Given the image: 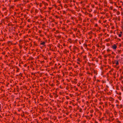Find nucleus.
<instances>
[{"instance_id": "obj_23", "label": "nucleus", "mask_w": 123, "mask_h": 123, "mask_svg": "<svg viewBox=\"0 0 123 123\" xmlns=\"http://www.w3.org/2000/svg\"><path fill=\"white\" fill-rule=\"evenodd\" d=\"M120 33H121L120 34H122V31H120Z\"/></svg>"}, {"instance_id": "obj_30", "label": "nucleus", "mask_w": 123, "mask_h": 123, "mask_svg": "<svg viewBox=\"0 0 123 123\" xmlns=\"http://www.w3.org/2000/svg\"><path fill=\"white\" fill-rule=\"evenodd\" d=\"M69 107L70 108L71 107V106H69Z\"/></svg>"}, {"instance_id": "obj_29", "label": "nucleus", "mask_w": 123, "mask_h": 123, "mask_svg": "<svg viewBox=\"0 0 123 123\" xmlns=\"http://www.w3.org/2000/svg\"><path fill=\"white\" fill-rule=\"evenodd\" d=\"M122 82L123 84V81H122Z\"/></svg>"}, {"instance_id": "obj_33", "label": "nucleus", "mask_w": 123, "mask_h": 123, "mask_svg": "<svg viewBox=\"0 0 123 123\" xmlns=\"http://www.w3.org/2000/svg\"><path fill=\"white\" fill-rule=\"evenodd\" d=\"M59 38H60V37H61V36H59Z\"/></svg>"}, {"instance_id": "obj_27", "label": "nucleus", "mask_w": 123, "mask_h": 123, "mask_svg": "<svg viewBox=\"0 0 123 123\" xmlns=\"http://www.w3.org/2000/svg\"><path fill=\"white\" fill-rule=\"evenodd\" d=\"M69 96H71V94H69Z\"/></svg>"}, {"instance_id": "obj_7", "label": "nucleus", "mask_w": 123, "mask_h": 123, "mask_svg": "<svg viewBox=\"0 0 123 123\" xmlns=\"http://www.w3.org/2000/svg\"><path fill=\"white\" fill-rule=\"evenodd\" d=\"M122 105H121L119 106V108H121L122 107Z\"/></svg>"}, {"instance_id": "obj_26", "label": "nucleus", "mask_w": 123, "mask_h": 123, "mask_svg": "<svg viewBox=\"0 0 123 123\" xmlns=\"http://www.w3.org/2000/svg\"><path fill=\"white\" fill-rule=\"evenodd\" d=\"M110 3H112V1H111L110 2Z\"/></svg>"}, {"instance_id": "obj_17", "label": "nucleus", "mask_w": 123, "mask_h": 123, "mask_svg": "<svg viewBox=\"0 0 123 123\" xmlns=\"http://www.w3.org/2000/svg\"><path fill=\"white\" fill-rule=\"evenodd\" d=\"M55 17L57 18H59V17L58 16H55Z\"/></svg>"}, {"instance_id": "obj_34", "label": "nucleus", "mask_w": 123, "mask_h": 123, "mask_svg": "<svg viewBox=\"0 0 123 123\" xmlns=\"http://www.w3.org/2000/svg\"><path fill=\"white\" fill-rule=\"evenodd\" d=\"M116 37H115V38L116 39Z\"/></svg>"}, {"instance_id": "obj_31", "label": "nucleus", "mask_w": 123, "mask_h": 123, "mask_svg": "<svg viewBox=\"0 0 123 123\" xmlns=\"http://www.w3.org/2000/svg\"><path fill=\"white\" fill-rule=\"evenodd\" d=\"M119 7L120 8L121 7V6H119Z\"/></svg>"}, {"instance_id": "obj_35", "label": "nucleus", "mask_w": 123, "mask_h": 123, "mask_svg": "<svg viewBox=\"0 0 123 123\" xmlns=\"http://www.w3.org/2000/svg\"><path fill=\"white\" fill-rule=\"evenodd\" d=\"M122 5L123 6V3H122Z\"/></svg>"}, {"instance_id": "obj_24", "label": "nucleus", "mask_w": 123, "mask_h": 123, "mask_svg": "<svg viewBox=\"0 0 123 123\" xmlns=\"http://www.w3.org/2000/svg\"><path fill=\"white\" fill-rule=\"evenodd\" d=\"M114 54V52H112V54Z\"/></svg>"}, {"instance_id": "obj_4", "label": "nucleus", "mask_w": 123, "mask_h": 123, "mask_svg": "<svg viewBox=\"0 0 123 123\" xmlns=\"http://www.w3.org/2000/svg\"><path fill=\"white\" fill-rule=\"evenodd\" d=\"M109 99L110 100L112 101H114V99L112 97H110L109 98Z\"/></svg>"}, {"instance_id": "obj_12", "label": "nucleus", "mask_w": 123, "mask_h": 123, "mask_svg": "<svg viewBox=\"0 0 123 123\" xmlns=\"http://www.w3.org/2000/svg\"><path fill=\"white\" fill-rule=\"evenodd\" d=\"M117 14L118 15H119L120 14V12L119 11H118L117 12Z\"/></svg>"}, {"instance_id": "obj_6", "label": "nucleus", "mask_w": 123, "mask_h": 123, "mask_svg": "<svg viewBox=\"0 0 123 123\" xmlns=\"http://www.w3.org/2000/svg\"><path fill=\"white\" fill-rule=\"evenodd\" d=\"M86 56L85 55L83 56V58L84 59H85L86 58Z\"/></svg>"}, {"instance_id": "obj_3", "label": "nucleus", "mask_w": 123, "mask_h": 123, "mask_svg": "<svg viewBox=\"0 0 123 123\" xmlns=\"http://www.w3.org/2000/svg\"><path fill=\"white\" fill-rule=\"evenodd\" d=\"M115 63L116 64L117 66L119 64L118 62V61L115 60L114 61Z\"/></svg>"}, {"instance_id": "obj_36", "label": "nucleus", "mask_w": 123, "mask_h": 123, "mask_svg": "<svg viewBox=\"0 0 123 123\" xmlns=\"http://www.w3.org/2000/svg\"><path fill=\"white\" fill-rule=\"evenodd\" d=\"M119 40H120V39H119Z\"/></svg>"}, {"instance_id": "obj_14", "label": "nucleus", "mask_w": 123, "mask_h": 123, "mask_svg": "<svg viewBox=\"0 0 123 123\" xmlns=\"http://www.w3.org/2000/svg\"><path fill=\"white\" fill-rule=\"evenodd\" d=\"M19 47L20 48V49H21L22 48V46L21 45H19Z\"/></svg>"}, {"instance_id": "obj_25", "label": "nucleus", "mask_w": 123, "mask_h": 123, "mask_svg": "<svg viewBox=\"0 0 123 123\" xmlns=\"http://www.w3.org/2000/svg\"><path fill=\"white\" fill-rule=\"evenodd\" d=\"M91 112H93V110H92V111H91Z\"/></svg>"}, {"instance_id": "obj_10", "label": "nucleus", "mask_w": 123, "mask_h": 123, "mask_svg": "<svg viewBox=\"0 0 123 123\" xmlns=\"http://www.w3.org/2000/svg\"><path fill=\"white\" fill-rule=\"evenodd\" d=\"M111 50L109 49H108L107 50V52H109V51H110Z\"/></svg>"}, {"instance_id": "obj_37", "label": "nucleus", "mask_w": 123, "mask_h": 123, "mask_svg": "<svg viewBox=\"0 0 123 123\" xmlns=\"http://www.w3.org/2000/svg\"><path fill=\"white\" fill-rule=\"evenodd\" d=\"M56 96H57V97L58 96L57 95Z\"/></svg>"}, {"instance_id": "obj_16", "label": "nucleus", "mask_w": 123, "mask_h": 123, "mask_svg": "<svg viewBox=\"0 0 123 123\" xmlns=\"http://www.w3.org/2000/svg\"><path fill=\"white\" fill-rule=\"evenodd\" d=\"M116 106L117 107V108H119V106L118 105H117Z\"/></svg>"}, {"instance_id": "obj_18", "label": "nucleus", "mask_w": 123, "mask_h": 123, "mask_svg": "<svg viewBox=\"0 0 123 123\" xmlns=\"http://www.w3.org/2000/svg\"><path fill=\"white\" fill-rule=\"evenodd\" d=\"M98 26V25L97 24H96L95 25V26L96 27L97 26Z\"/></svg>"}, {"instance_id": "obj_8", "label": "nucleus", "mask_w": 123, "mask_h": 123, "mask_svg": "<svg viewBox=\"0 0 123 123\" xmlns=\"http://www.w3.org/2000/svg\"><path fill=\"white\" fill-rule=\"evenodd\" d=\"M78 61H79L80 62H81V60L80 59V58H78L77 60Z\"/></svg>"}, {"instance_id": "obj_13", "label": "nucleus", "mask_w": 123, "mask_h": 123, "mask_svg": "<svg viewBox=\"0 0 123 123\" xmlns=\"http://www.w3.org/2000/svg\"><path fill=\"white\" fill-rule=\"evenodd\" d=\"M122 34H119L118 35V36L119 37H121L122 36Z\"/></svg>"}, {"instance_id": "obj_9", "label": "nucleus", "mask_w": 123, "mask_h": 123, "mask_svg": "<svg viewBox=\"0 0 123 123\" xmlns=\"http://www.w3.org/2000/svg\"><path fill=\"white\" fill-rule=\"evenodd\" d=\"M19 68H17V69L16 71L17 72H18L19 71Z\"/></svg>"}, {"instance_id": "obj_5", "label": "nucleus", "mask_w": 123, "mask_h": 123, "mask_svg": "<svg viewBox=\"0 0 123 123\" xmlns=\"http://www.w3.org/2000/svg\"><path fill=\"white\" fill-rule=\"evenodd\" d=\"M117 51L118 53L120 54L122 52V50H118Z\"/></svg>"}, {"instance_id": "obj_28", "label": "nucleus", "mask_w": 123, "mask_h": 123, "mask_svg": "<svg viewBox=\"0 0 123 123\" xmlns=\"http://www.w3.org/2000/svg\"><path fill=\"white\" fill-rule=\"evenodd\" d=\"M95 3L96 4H97V3L96 2H95Z\"/></svg>"}, {"instance_id": "obj_15", "label": "nucleus", "mask_w": 123, "mask_h": 123, "mask_svg": "<svg viewBox=\"0 0 123 123\" xmlns=\"http://www.w3.org/2000/svg\"><path fill=\"white\" fill-rule=\"evenodd\" d=\"M8 43H9L11 44V43H12V42L10 41H9L8 42Z\"/></svg>"}, {"instance_id": "obj_1", "label": "nucleus", "mask_w": 123, "mask_h": 123, "mask_svg": "<svg viewBox=\"0 0 123 123\" xmlns=\"http://www.w3.org/2000/svg\"><path fill=\"white\" fill-rule=\"evenodd\" d=\"M112 49L114 50L116 49L117 47V46L115 44H114L111 47Z\"/></svg>"}, {"instance_id": "obj_38", "label": "nucleus", "mask_w": 123, "mask_h": 123, "mask_svg": "<svg viewBox=\"0 0 123 123\" xmlns=\"http://www.w3.org/2000/svg\"><path fill=\"white\" fill-rule=\"evenodd\" d=\"M56 96H57V97L58 96L57 95Z\"/></svg>"}, {"instance_id": "obj_32", "label": "nucleus", "mask_w": 123, "mask_h": 123, "mask_svg": "<svg viewBox=\"0 0 123 123\" xmlns=\"http://www.w3.org/2000/svg\"><path fill=\"white\" fill-rule=\"evenodd\" d=\"M116 10L115 9H114V10Z\"/></svg>"}, {"instance_id": "obj_21", "label": "nucleus", "mask_w": 123, "mask_h": 123, "mask_svg": "<svg viewBox=\"0 0 123 123\" xmlns=\"http://www.w3.org/2000/svg\"><path fill=\"white\" fill-rule=\"evenodd\" d=\"M82 109L80 110V112H81V111H82Z\"/></svg>"}, {"instance_id": "obj_2", "label": "nucleus", "mask_w": 123, "mask_h": 123, "mask_svg": "<svg viewBox=\"0 0 123 123\" xmlns=\"http://www.w3.org/2000/svg\"><path fill=\"white\" fill-rule=\"evenodd\" d=\"M45 42L44 41L42 42V41H41L40 44L41 45H43V46H45Z\"/></svg>"}, {"instance_id": "obj_11", "label": "nucleus", "mask_w": 123, "mask_h": 123, "mask_svg": "<svg viewBox=\"0 0 123 123\" xmlns=\"http://www.w3.org/2000/svg\"><path fill=\"white\" fill-rule=\"evenodd\" d=\"M66 99H69V98L68 96H66Z\"/></svg>"}, {"instance_id": "obj_19", "label": "nucleus", "mask_w": 123, "mask_h": 123, "mask_svg": "<svg viewBox=\"0 0 123 123\" xmlns=\"http://www.w3.org/2000/svg\"><path fill=\"white\" fill-rule=\"evenodd\" d=\"M121 79H122L123 78V77L122 76H121Z\"/></svg>"}, {"instance_id": "obj_20", "label": "nucleus", "mask_w": 123, "mask_h": 123, "mask_svg": "<svg viewBox=\"0 0 123 123\" xmlns=\"http://www.w3.org/2000/svg\"><path fill=\"white\" fill-rule=\"evenodd\" d=\"M77 64H80V63H79V62H77Z\"/></svg>"}, {"instance_id": "obj_22", "label": "nucleus", "mask_w": 123, "mask_h": 123, "mask_svg": "<svg viewBox=\"0 0 123 123\" xmlns=\"http://www.w3.org/2000/svg\"><path fill=\"white\" fill-rule=\"evenodd\" d=\"M118 57H119V56H117L116 57V58H118Z\"/></svg>"}]
</instances>
